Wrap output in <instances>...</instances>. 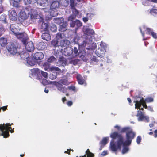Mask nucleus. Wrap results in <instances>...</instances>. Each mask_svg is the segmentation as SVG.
<instances>
[{"label":"nucleus","instance_id":"obj_22","mask_svg":"<svg viewBox=\"0 0 157 157\" xmlns=\"http://www.w3.org/2000/svg\"><path fill=\"white\" fill-rule=\"evenodd\" d=\"M69 41L67 40H63L60 41V46L61 47H67L70 44Z\"/></svg>","mask_w":157,"mask_h":157},{"label":"nucleus","instance_id":"obj_16","mask_svg":"<svg viewBox=\"0 0 157 157\" xmlns=\"http://www.w3.org/2000/svg\"><path fill=\"white\" fill-rule=\"evenodd\" d=\"M31 71L33 75H36L38 76L39 75H40L41 71L37 68L31 69Z\"/></svg>","mask_w":157,"mask_h":157},{"label":"nucleus","instance_id":"obj_42","mask_svg":"<svg viewBox=\"0 0 157 157\" xmlns=\"http://www.w3.org/2000/svg\"><path fill=\"white\" fill-rule=\"evenodd\" d=\"M28 4H33L37 2V0H26Z\"/></svg>","mask_w":157,"mask_h":157},{"label":"nucleus","instance_id":"obj_27","mask_svg":"<svg viewBox=\"0 0 157 157\" xmlns=\"http://www.w3.org/2000/svg\"><path fill=\"white\" fill-rule=\"evenodd\" d=\"M60 4L64 7H67L69 4V0H60Z\"/></svg>","mask_w":157,"mask_h":157},{"label":"nucleus","instance_id":"obj_35","mask_svg":"<svg viewBox=\"0 0 157 157\" xmlns=\"http://www.w3.org/2000/svg\"><path fill=\"white\" fill-rule=\"evenodd\" d=\"M150 13L153 15H157V9L152 8L150 9Z\"/></svg>","mask_w":157,"mask_h":157},{"label":"nucleus","instance_id":"obj_32","mask_svg":"<svg viewBox=\"0 0 157 157\" xmlns=\"http://www.w3.org/2000/svg\"><path fill=\"white\" fill-rule=\"evenodd\" d=\"M60 82L65 85H67L69 84L70 82L67 79H62L60 81Z\"/></svg>","mask_w":157,"mask_h":157},{"label":"nucleus","instance_id":"obj_33","mask_svg":"<svg viewBox=\"0 0 157 157\" xmlns=\"http://www.w3.org/2000/svg\"><path fill=\"white\" fill-rule=\"evenodd\" d=\"M10 30L15 35L17 33V29L14 26V25L12 24L11 25L10 27Z\"/></svg>","mask_w":157,"mask_h":157},{"label":"nucleus","instance_id":"obj_50","mask_svg":"<svg viewBox=\"0 0 157 157\" xmlns=\"http://www.w3.org/2000/svg\"><path fill=\"white\" fill-rule=\"evenodd\" d=\"M75 21H71L70 23V25L71 27H74L76 25Z\"/></svg>","mask_w":157,"mask_h":157},{"label":"nucleus","instance_id":"obj_24","mask_svg":"<svg viewBox=\"0 0 157 157\" xmlns=\"http://www.w3.org/2000/svg\"><path fill=\"white\" fill-rule=\"evenodd\" d=\"M7 44L6 38L1 37L0 38V44L2 46L4 47Z\"/></svg>","mask_w":157,"mask_h":157},{"label":"nucleus","instance_id":"obj_21","mask_svg":"<svg viewBox=\"0 0 157 157\" xmlns=\"http://www.w3.org/2000/svg\"><path fill=\"white\" fill-rule=\"evenodd\" d=\"M43 39L46 41H48L51 39V36L49 33H43L41 36Z\"/></svg>","mask_w":157,"mask_h":157},{"label":"nucleus","instance_id":"obj_20","mask_svg":"<svg viewBox=\"0 0 157 157\" xmlns=\"http://www.w3.org/2000/svg\"><path fill=\"white\" fill-rule=\"evenodd\" d=\"M57 89L60 91L62 92L63 93L66 92L67 91V89L64 87H63L61 84L58 83L56 84Z\"/></svg>","mask_w":157,"mask_h":157},{"label":"nucleus","instance_id":"obj_11","mask_svg":"<svg viewBox=\"0 0 157 157\" xmlns=\"http://www.w3.org/2000/svg\"><path fill=\"white\" fill-rule=\"evenodd\" d=\"M51 1L50 0H37V3L40 6H47L49 3V2Z\"/></svg>","mask_w":157,"mask_h":157},{"label":"nucleus","instance_id":"obj_55","mask_svg":"<svg viewBox=\"0 0 157 157\" xmlns=\"http://www.w3.org/2000/svg\"><path fill=\"white\" fill-rule=\"evenodd\" d=\"M99 51H97L96 52V53L97 54V55L98 56L101 57L103 56V53H99Z\"/></svg>","mask_w":157,"mask_h":157},{"label":"nucleus","instance_id":"obj_36","mask_svg":"<svg viewBox=\"0 0 157 157\" xmlns=\"http://www.w3.org/2000/svg\"><path fill=\"white\" fill-rule=\"evenodd\" d=\"M59 61V63H61L63 66H65L66 65L67 62L63 58H60Z\"/></svg>","mask_w":157,"mask_h":157},{"label":"nucleus","instance_id":"obj_44","mask_svg":"<svg viewBox=\"0 0 157 157\" xmlns=\"http://www.w3.org/2000/svg\"><path fill=\"white\" fill-rule=\"evenodd\" d=\"M11 125L9 123H6L5 125L6 126V130L7 129L9 131L10 130L12 129V128L11 127Z\"/></svg>","mask_w":157,"mask_h":157},{"label":"nucleus","instance_id":"obj_31","mask_svg":"<svg viewBox=\"0 0 157 157\" xmlns=\"http://www.w3.org/2000/svg\"><path fill=\"white\" fill-rule=\"evenodd\" d=\"M137 116L139 117V120H143L145 117L143 114L142 112L140 110L137 111Z\"/></svg>","mask_w":157,"mask_h":157},{"label":"nucleus","instance_id":"obj_41","mask_svg":"<svg viewBox=\"0 0 157 157\" xmlns=\"http://www.w3.org/2000/svg\"><path fill=\"white\" fill-rule=\"evenodd\" d=\"M75 22L76 25L78 27H80L82 25V23L79 20H76Z\"/></svg>","mask_w":157,"mask_h":157},{"label":"nucleus","instance_id":"obj_60","mask_svg":"<svg viewBox=\"0 0 157 157\" xmlns=\"http://www.w3.org/2000/svg\"><path fill=\"white\" fill-rule=\"evenodd\" d=\"M71 151V149H67V151H65L64 152V153H67L68 155H70V151Z\"/></svg>","mask_w":157,"mask_h":157},{"label":"nucleus","instance_id":"obj_14","mask_svg":"<svg viewBox=\"0 0 157 157\" xmlns=\"http://www.w3.org/2000/svg\"><path fill=\"white\" fill-rule=\"evenodd\" d=\"M108 140L109 138L108 137H105L102 139L101 141L100 142V144L101 145L99 149L100 150H101L104 147V146L107 143Z\"/></svg>","mask_w":157,"mask_h":157},{"label":"nucleus","instance_id":"obj_59","mask_svg":"<svg viewBox=\"0 0 157 157\" xmlns=\"http://www.w3.org/2000/svg\"><path fill=\"white\" fill-rule=\"evenodd\" d=\"M91 60L94 61L96 62H97L98 60L96 59V57L95 56H93V57L92 58Z\"/></svg>","mask_w":157,"mask_h":157},{"label":"nucleus","instance_id":"obj_8","mask_svg":"<svg viewBox=\"0 0 157 157\" xmlns=\"http://www.w3.org/2000/svg\"><path fill=\"white\" fill-rule=\"evenodd\" d=\"M6 127L4 124L2 125H0V130L2 132L1 135L3 136V137L5 138L9 136V131L7 129L6 130Z\"/></svg>","mask_w":157,"mask_h":157},{"label":"nucleus","instance_id":"obj_18","mask_svg":"<svg viewBox=\"0 0 157 157\" xmlns=\"http://www.w3.org/2000/svg\"><path fill=\"white\" fill-rule=\"evenodd\" d=\"M67 22H63L61 25L59 26V31L64 32L67 30Z\"/></svg>","mask_w":157,"mask_h":157},{"label":"nucleus","instance_id":"obj_10","mask_svg":"<svg viewBox=\"0 0 157 157\" xmlns=\"http://www.w3.org/2000/svg\"><path fill=\"white\" fill-rule=\"evenodd\" d=\"M25 48L26 50L29 52L33 51L34 49L33 44L32 42H27L25 44Z\"/></svg>","mask_w":157,"mask_h":157},{"label":"nucleus","instance_id":"obj_40","mask_svg":"<svg viewBox=\"0 0 157 157\" xmlns=\"http://www.w3.org/2000/svg\"><path fill=\"white\" fill-rule=\"evenodd\" d=\"M56 60V58L53 56H51L49 58H48L47 61L48 62H52Z\"/></svg>","mask_w":157,"mask_h":157},{"label":"nucleus","instance_id":"obj_39","mask_svg":"<svg viewBox=\"0 0 157 157\" xmlns=\"http://www.w3.org/2000/svg\"><path fill=\"white\" fill-rule=\"evenodd\" d=\"M144 101L147 103L152 102L153 101V99L152 98L150 97L147 98Z\"/></svg>","mask_w":157,"mask_h":157},{"label":"nucleus","instance_id":"obj_30","mask_svg":"<svg viewBox=\"0 0 157 157\" xmlns=\"http://www.w3.org/2000/svg\"><path fill=\"white\" fill-rule=\"evenodd\" d=\"M27 63L31 66H34L35 65V62L33 59L30 58H28L27 60Z\"/></svg>","mask_w":157,"mask_h":157},{"label":"nucleus","instance_id":"obj_29","mask_svg":"<svg viewBox=\"0 0 157 157\" xmlns=\"http://www.w3.org/2000/svg\"><path fill=\"white\" fill-rule=\"evenodd\" d=\"M58 41L57 39H53L51 41V46L53 47L56 48L57 47H59Z\"/></svg>","mask_w":157,"mask_h":157},{"label":"nucleus","instance_id":"obj_15","mask_svg":"<svg viewBox=\"0 0 157 157\" xmlns=\"http://www.w3.org/2000/svg\"><path fill=\"white\" fill-rule=\"evenodd\" d=\"M17 13L15 11L13 10L11 11L10 15L9 17L10 20L15 21L17 20Z\"/></svg>","mask_w":157,"mask_h":157},{"label":"nucleus","instance_id":"obj_43","mask_svg":"<svg viewBox=\"0 0 157 157\" xmlns=\"http://www.w3.org/2000/svg\"><path fill=\"white\" fill-rule=\"evenodd\" d=\"M76 15H70L68 18V21H73V20L76 18Z\"/></svg>","mask_w":157,"mask_h":157},{"label":"nucleus","instance_id":"obj_9","mask_svg":"<svg viewBox=\"0 0 157 157\" xmlns=\"http://www.w3.org/2000/svg\"><path fill=\"white\" fill-rule=\"evenodd\" d=\"M44 55L41 52H38L35 53L33 56L34 59L36 60H40L44 57Z\"/></svg>","mask_w":157,"mask_h":157},{"label":"nucleus","instance_id":"obj_49","mask_svg":"<svg viewBox=\"0 0 157 157\" xmlns=\"http://www.w3.org/2000/svg\"><path fill=\"white\" fill-rule=\"evenodd\" d=\"M56 38L57 39H59L62 38V34L61 33H58L56 35Z\"/></svg>","mask_w":157,"mask_h":157},{"label":"nucleus","instance_id":"obj_38","mask_svg":"<svg viewBox=\"0 0 157 157\" xmlns=\"http://www.w3.org/2000/svg\"><path fill=\"white\" fill-rule=\"evenodd\" d=\"M6 16L5 15H2L0 17V21L6 23Z\"/></svg>","mask_w":157,"mask_h":157},{"label":"nucleus","instance_id":"obj_51","mask_svg":"<svg viewBox=\"0 0 157 157\" xmlns=\"http://www.w3.org/2000/svg\"><path fill=\"white\" fill-rule=\"evenodd\" d=\"M51 30L53 32H55L57 30V28L56 25H53L51 27Z\"/></svg>","mask_w":157,"mask_h":157},{"label":"nucleus","instance_id":"obj_28","mask_svg":"<svg viewBox=\"0 0 157 157\" xmlns=\"http://www.w3.org/2000/svg\"><path fill=\"white\" fill-rule=\"evenodd\" d=\"M95 34L94 31L93 29H91L89 28H87L86 30V35L88 36H91L94 35Z\"/></svg>","mask_w":157,"mask_h":157},{"label":"nucleus","instance_id":"obj_26","mask_svg":"<svg viewBox=\"0 0 157 157\" xmlns=\"http://www.w3.org/2000/svg\"><path fill=\"white\" fill-rule=\"evenodd\" d=\"M21 58L22 59H27L29 58V55L25 52H21L20 55Z\"/></svg>","mask_w":157,"mask_h":157},{"label":"nucleus","instance_id":"obj_45","mask_svg":"<svg viewBox=\"0 0 157 157\" xmlns=\"http://www.w3.org/2000/svg\"><path fill=\"white\" fill-rule=\"evenodd\" d=\"M43 66L44 67L45 70H47L49 67V64L48 62L44 63L43 64Z\"/></svg>","mask_w":157,"mask_h":157},{"label":"nucleus","instance_id":"obj_13","mask_svg":"<svg viewBox=\"0 0 157 157\" xmlns=\"http://www.w3.org/2000/svg\"><path fill=\"white\" fill-rule=\"evenodd\" d=\"M146 30L148 34L151 35L153 38L155 39L157 38V34L153 31V30L152 29L150 28H146Z\"/></svg>","mask_w":157,"mask_h":157},{"label":"nucleus","instance_id":"obj_57","mask_svg":"<svg viewBox=\"0 0 157 157\" xmlns=\"http://www.w3.org/2000/svg\"><path fill=\"white\" fill-rule=\"evenodd\" d=\"M67 104L68 106H71L72 105L73 102L71 101H69L67 102Z\"/></svg>","mask_w":157,"mask_h":157},{"label":"nucleus","instance_id":"obj_47","mask_svg":"<svg viewBox=\"0 0 157 157\" xmlns=\"http://www.w3.org/2000/svg\"><path fill=\"white\" fill-rule=\"evenodd\" d=\"M42 83L44 85H46L48 84V81L44 78L42 79Z\"/></svg>","mask_w":157,"mask_h":157},{"label":"nucleus","instance_id":"obj_64","mask_svg":"<svg viewBox=\"0 0 157 157\" xmlns=\"http://www.w3.org/2000/svg\"><path fill=\"white\" fill-rule=\"evenodd\" d=\"M83 21L85 22H86L88 21V18L86 17H84L83 19Z\"/></svg>","mask_w":157,"mask_h":157},{"label":"nucleus","instance_id":"obj_25","mask_svg":"<svg viewBox=\"0 0 157 157\" xmlns=\"http://www.w3.org/2000/svg\"><path fill=\"white\" fill-rule=\"evenodd\" d=\"M21 2L13 1V6L17 9H19L21 7Z\"/></svg>","mask_w":157,"mask_h":157},{"label":"nucleus","instance_id":"obj_4","mask_svg":"<svg viewBox=\"0 0 157 157\" xmlns=\"http://www.w3.org/2000/svg\"><path fill=\"white\" fill-rule=\"evenodd\" d=\"M7 48L8 52L11 54L14 55L17 52L18 47L16 43H10Z\"/></svg>","mask_w":157,"mask_h":157},{"label":"nucleus","instance_id":"obj_3","mask_svg":"<svg viewBox=\"0 0 157 157\" xmlns=\"http://www.w3.org/2000/svg\"><path fill=\"white\" fill-rule=\"evenodd\" d=\"M78 50L76 47H74V48L71 47H68L64 49L63 53L66 56H70V57L74 58L78 55Z\"/></svg>","mask_w":157,"mask_h":157},{"label":"nucleus","instance_id":"obj_7","mask_svg":"<svg viewBox=\"0 0 157 157\" xmlns=\"http://www.w3.org/2000/svg\"><path fill=\"white\" fill-rule=\"evenodd\" d=\"M15 35L18 38L22 39V41L24 44H25L28 38L26 34L24 33H18L17 32Z\"/></svg>","mask_w":157,"mask_h":157},{"label":"nucleus","instance_id":"obj_17","mask_svg":"<svg viewBox=\"0 0 157 157\" xmlns=\"http://www.w3.org/2000/svg\"><path fill=\"white\" fill-rule=\"evenodd\" d=\"M46 44L44 42H39L36 45V48L38 50H43L46 47Z\"/></svg>","mask_w":157,"mask_h":157},{"label":"nucleus","instance_id":"obj_1","mask_svg":"<svg viewBox=\"0 0 157 157\" xmlns=\"http://www.w3.org/2000/svg\"><path fill=\"white\" fill-rule=\"evenodd\" d=\"M135 136L136 133L131 129L126 133V140L125 141H124V139L123 135L117 132H114L111 133L110 135V137L113 140L116 139H118V144L120 146V145L122 144H124V145H130L132 140L135 138Z\"/></svg>","mask_w":157,"mask_h":157},{"label":"nucleus","instance_id":"obj_54","mask_svg":"<svg viewBox=\"0 0 157 157\" xmlns=\"http://www.w3.org/2000/svg\"><path fill=\"white\" fill-rule=\"evenodd\" d=\"M78 60L77 59H75L72 61V63L74 65H75L78 63Z\"/></svg>","mask_w":157,"mask_h":157},{"label":"nucleus","instance_id":"obj_6","mask_svg":"<svg viewBox=\"0 0 157 157\" xmlns=\"http://www.w3.org/2000/svg\"><path fill=\"white\" fill-rule=\"evenodd\" d=\"M26 10H30V13L28 12V14H30V18L32 20L36 19L38 16V13L37 11L34 9H32L30 7H26Z\"/></svg>","mask_w":157,"mask_h":157},{"label":"nucleus","instance_id":"obj_34","mask_svg":"<svg viewBox=\"0 0 157 157\" xmlns=\"http://www.w3.org/2000/svg\"><path fill=\"white\" fill-rule=\"evenodd\" d=\"M131 129L129 127H125L122 128L121 131V133H124L125 132H127L129 131Z\"/></svg>","mask_w":157,"mask_h":157},{"label":"nucleus","instance_id":"obj_61","mask_svg":"<svg viewBox=\"0 0 157 157\" xmlns=\"http://www.w3.org/2000/svg\"><path fill=\"white\" fill-rule=\"evenodd\" d=\"M7 106H4L2 107H1V109H2L3 111L6 110L7 109Z\"/></svg>","mask_w":157,"mask_h":157},{"label":"nucleus","instance_id":"obj_56","mask_svg":"<svg viewBox=\"0 0 157 157\" xmlns=\"http://www.w3.org/2000/svg\"><path fill=\"white\" fill-rule=\"evenodd\" d=\"M87 157H94V155L92 153H89L87 155Z\"/></svg>","mask_w":157,"mask_h":157},{"label":"nucleus","instance_id":"obj_12","mask_svg":"<svg viewBox=\"0 0 157 157\" xmlns=\"http://www.w3.org/2000/svg\"><path fill=\"white\" fill-rule=\"evenodd\" d=\"M76 78L79 84L83 85L86 83L85 80L80 75H77Z\"/></svg>","mask_w":157,"mask_h":157},{"label":"nucleus","instance_id":"obj_2","mask_svg":"<svg viewBox=\"0 0 157 157\" xmlns=\"http://www.w3.org/2000/svg\"><path fill=\"white\" fill-rule=\"evenodd\" d=\"M118 139H117L116 144L114 141H112L110 143V148L111 150L113 151H116L117 150H121L122 145L123 146V148L122 150V153L124 154L127 153L129 150L128 147L130 145H125L124 144H121L119 146L118 144Z\"/></svg>","mask_w":157,"mask_h":157},{"label":"nucleus","instance_id":"obj_53","mask_svg":"<svg viewBox=\"0 0 157 157\" xmlns=\"http://www.w3.org/2000/svg\"><path fill=\"white\" fill-rule=\"evenodd\" d=\"M68 88L69 90H71L74 91H75L76 90L75 87L74 86H68Z\"/></svg>","mask_w":157,"mask_h":157},{"label":"nucleus","instance_id":"obj_48","mask_svg":"<svg viewBox=\"0 0 157 157\" xmlns=\"http://www.w3.org/2000/svg\"><path fill=\"white\" fill-rule=\"evenodd\" d=\"M142 140V138L141 136H138L136 139V142L138 144H139L141 141V140Z\"/></svg>","mask_w":157,"mask_h":157},{"label":"nucleus","instance_id":"obj_46","mask_svg":"<svg viewBox=\"0 0 157 157\" xmlns=\"http://www.w3.org/2000/svg\"><path fill=\"white\" fill-rule=\"evenodd\" d=\"M44 78H46L48 77V74L47 72H44L42 71H40V74Z\"/></svg>","mask_w":157,"mask_h":157},{"label":"nucleus","instance_id":"obj_58","mask_svg":"<svg viewBox=\"0 0 157 157\" xmlns=\"http://www.w3.org/2000/svg\"><path fill=\"white\" fill-rule=\"evenodd\" d=\"M108 154L106 151H103L101 153V155L103 156H105Z\"/></svg>","mask_w":157,"mask_h":157},{"label":"nucleus","instance_id":"obj_37","mask_svg":"<svg viewBox=\"0 0 157 157\" xmlns=\"http://www.w3.org/2000/svg\"><path fill=\"white\" fill-rule=\"evenodd\" d=\"M70 6L71 9H75V5L74 0H70Z\"/></svg>","mask_w":157,"mask_h":157},{"label":"nucleus","instance_id":"obj_63","mask_svg":"<svg viewBox=\"0 0 157 157\" xmlns=\"http://www.w3.org/2000/svg\"><path fill=\"white\" fill-rule=\"evenodd\" d=\"M66 100V98L65 97H63L62 98V101L63 103H64L65 101Z\"/></svg>","mask_w":157,"mask_h":157},{"label":"nucleus","instance_id":"obj_52","mask_svg":"<svg viewBox=\"0 0 157 157\" xmlns=\"http://www.w3.org/2000/svg\"><path fill=\"white\" fill-rule=\"evenodd\" d=\"M100 45L101 48L103 49H105L106 47L105 44L102 42H101Z\"/></svg>","mask_w":157,"mask_h":157},{"label":"nucleus","instance_id":"obj_23","mask_svg":"<svg viewBox=\"0 0 157 157\" xmlns=\"http://www.w3.org/2000/svg\"><path fill=\"white\" fill-rule=\"evenodd\" d=\"M48 27V24L42 22L41 26V31L42 32L47 31Z\"/></svg>","mask_w":157,"mask_h":157},{"label":"nucleus","instance_id":"obj_62","mask_svg":"<svg viewBox=\"0 0 157 157\" xmlns=\"http://www.w3.org/2000/svg\"><path fill=\"white\" fill-rule=\"evenodd\" d=\"M154 137L155 138L157 137V130H156L154 131Z\"/></svg>","mask_w":157,"mask_h":157},{"label":"nucleus","instance_id":"obj_5","mask_svg":"<svg viewBox=\"0 0 157 157\" xmlns=\"http://www.w3.org/2000/svg\"><path fill=\"white\" fill-rule=\"evenodd\" d=\"M134 102L136 103L135 104L136 109V108L140 109V107L142 105H143L144 108L147 109L148 108V107L146 104V102L144 101L143 97H142L139 101L136 100V101H134Z\"/></svg>","mask_w":157,"mask_h":157},{"label":"nucleus","instance_id":"obj_19","mask_svg":"<svg viewBox=\"0 0 157 157\" xmlns=\"http://www.w3.org/2000/svg\"><path fill=\"white\" fill-rule=\"evenodd\" d=\"M19 17L22 20H25L28 18V16L25 11L21 10L19 13Z\"/></svg>","mask_w":157,"mask_h":157}]
</instances>
